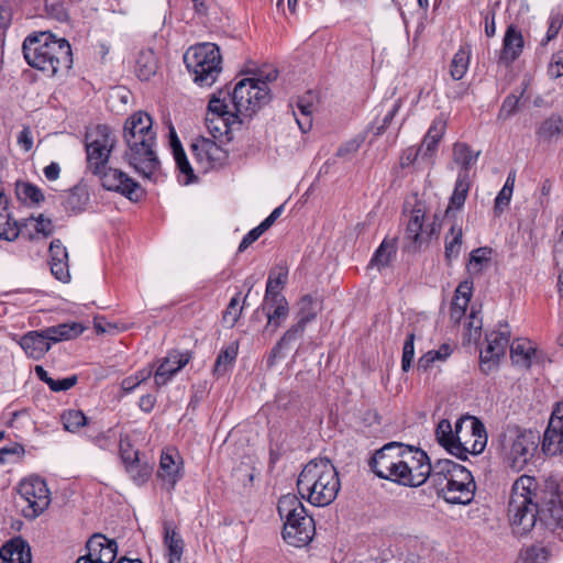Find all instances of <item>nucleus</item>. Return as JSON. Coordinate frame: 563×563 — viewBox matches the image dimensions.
<instances>
[{"label":"nucleus","instance_id":"nucleus-1","mask_svg":"<svg viewBox=\"0 0 563 563\" xmlns=\"http://www.w3.org/2000/svg\"><path fill=\"white\" fill-rule=\"evenodd\" d=\"M538 483L534 477L521 475L515 481L508 503V518L512 533L517 537L529 534L534 528H550L563 520L562 497L556 495L544 510H539L537 496Z\"/></svg>","mask_w":563,"mask_h":563},{"label":"nucleus","instance_id":"nucleus-2","mask_svg":"<svg viewBox=\"0 0 563 563\" xmlns=\"http://www.w3.org/2000/svg\"><path fill=\"white\" fill-rule=\"evenodd\" d=\"M117 137L110 126L99 124L86 133L87 168L101 180L104 189L117 191L129 200L136 202L144 196V190L126 173L107 167Z\"/></svg>","mask_w":563,"mask_h":563},{"label":"nucleus","instance_id":"nucleus-3","mask_svg":"<svg viewBox=\"0 0 563 563\" xmlns=\"http://www.w3.org/2000/svg\"><path fill=\"white\" fill-rule=\"evenodd\" d=\"M123 140L126 145L124 161L140 176L151 179L161 168L151 115L143 111L130 115L124 122Z\"/></svg>","mask_w":563,"mask_h":563},{"label":"nucleus","instance_id":"nucleus-4","mask_svg":"<svg viewBox=\"0 0 563 563\" xmlns=\"http://www.w3.org/2000/svg\"><path fill=\"white\" fill-rule=\"evenodd\" d=\"M340 487L338 471L329 459L311 460L297 479L300 496L318 507L330 505L336 498Z\"/></svg>","mask_w":563,"mask_h":563},{"label":"nucleus","instance_id":"nucleus-5","mask_svg":"<svg viewBox=\"0 0 563 563\" xmlns=\"http://www.w3.org/2000/svg\"><path fill=\"white\" fill-rule=\"evenodd\" d=\"M277 510L285 520L284 540L297 548L307 545L314 536L316 526L300 499L296 495H284L278 500Z\"/></svg>","mask_w":563,"mask_h":563},{"label":"nucleus","instance_id":"nucleus-6","mask_svg":"<svg viewBox=\"0 0 563 563\" xmlns=\"http://www.w3.org/2000/svg\"><path fill=\"white\" fill-rule=\"evenodd\" d=\"M278 70L269 68L260 70L255 78H243L233 88L232 95H229L235 110L243 115H253L271 99L268 82L276 80Z\"/></svg>","mask_w":563,"mask_h":563},{"label":"nucleus","instance_id":"nucleus-7","mask_svg":"<svg viewBox=\"0 0 563 563\" xmlns=\"http://www.w3.org/2000/svg\"><path fill=\"white\" fill-rule=\"evenodd\" d=\"M220 48L213 43H200L190 46L184 54V63L201 87H210L221 71Z\"/></svg>","mask_w":563,"mask_h":563},{"label":"nucleus","instance_id":"nucleus-8","mask_svg":"<svg viewBox=\"0 0 563 563\" xmlns=\"http://www.w3.org/2000/svg\"><path fill=\"white\" fill-rule=\"evenodd\" d=\"M71 49L65 38H57L51 32H37V71L53 77L59 67H70Z\"/></svg>","mask_w":563,"mask_h":563},{"label":"nucleus","instance_id":"nucleus-9","mask_svg":"<svg viewBox=\"0 0 563 563\" xmlns=\"http://www.w3.org/2000/svg\"><path fill=\"white\" fill-rule=\"evenodd\" d=\"M229 95H232V91H219L209 101L206 123L213 137L228 134L233 123L236 121L242 123V118L250 117L243 115L235 110Z\"/></svg>","mask_w":563,"mask_h":563},{"label":"nucleus","instance_id":"nucleus-10","mask_svg":"<svg viewBox=\"0 0 563 563\" xmlns=\"http://www.w3.org/2000/svg\"><path fill=\"white\" fill-rule=\"evenodd\" d=\"M501 445L508 465L519 472L534 455L538 448L537 435L526 430L518 431L515 437L505 434Z\"/></svg>","mask_w":563,"mask_h":563},{"label":"nucleus","instance_id":"nucleus-11","mask_svg":"<svg viewBox=\"0 0 563 563\" xmlns=\"http://www.w3.org/2000/svg\"><path fill=\"white\" fill-rule=\"evenodd\" d=\"M299 305L300 310L297 323L290 327L284 333V335L269 352L266 361L267 367L269 368H272L278 360H282L286 356L284 351L287 350L292 342L297 341L303 335L307 324L316 318V312L311 309L312 298L309 295L303 296Z\"/></svg>","mask_w":563,"mask_h":563},{"label":"nucleus","instance_id":"nucleus-12","mask_svg":"<svg viewBox=\"0 0 563 563\" xmlns=\"http://www.w3.org/2000/svg\"><path fill=\"white\" fill-rule=\"evenodd\" d=\"M476 484L472 473L456 463L453 474L445 483L444 488H439V497L454 505H468L475 496Z\"/></svg>","mask_w":563,"mask_h":563},{"label":"nucleus","instance_id":"nucleus-13","mask_svg":"<svg viewBox=\"0 0 563 563\" xmlns=\"http://www.w3.org/2000/svg\"><path fill=\"white\" fill-rule=\"evenodd\" d=\"M426 212L419 206H416L409 217L404 238V251L416 253L428 245L431 239L439 234L440 225L432 222L424 225Z\"/></svg>","mask_w":563,"mask_h":563},{"label":"nucleus","instance_id":"nucleus-14","mask_svg":"<svg viewBox=\"0 0 563 563\" xmlns=\"http://www.w3.org/2000/svg\"><path fill=\"white\" fill-rule=\"evenodd\" d=\"M195 159L201 165L205 172L220 168L228 161V152L218 145L213 140L200 137L191 144Z\"/></svg>","mask_w":563,"mask_h":563},{"label":"nucleus","instance_id":"nucleus-15","mask_svg":"<svg viewBox=\"0 0 563 563\" xmlns=\"http://www.w3.org/2000/svg\"><path fill=\"white\" fill-rule=\"evenodd\" d=\"M87 553L76 563H113L118 553V543L101 533L92 534L86 542Z\"/></svg>","mask_w":563,"mask_h":563},{"label":"nucleus","instance_id":"nucleus-16","mask_svg":"<svg viewBox=\"0 0 563 563\" xmlns=\"http://www.w3.org/2000/svg\"><path fill=\"white\" fill-rule=\"evenodd\" d=\"M402 457L408 462V472L412 479L408 487H419L427 482L432 471L431 462L428 454L420 448L405 444Z\"/></svg>","mask_w":563,"mask_h":563},{"label":"nucleus","instance_id":"nucleus-17","mask_svg":"<svg viewBox=\"0 0 563 563\" xmlns=\"http://www.w3.org/2000/svg\"><path fill=\"white\" fill-rule=\"evenodd\" d=\"M542 450L550 455L563 456V401L552 411L543 434Z\"/></svg>","mask_w":563,"mask_h":563},{"label":"nucleus","instance_id":"nucleus-18","mask_svg":"<svg viewBox=\"0 0 563 563\" xmlns=\"http://www.w3.org/2000/svg\"><path fill=\"white\" fill-rule=\"evenodd\" d=\"M85 327L79 322L60 323L57 325L48 327L45 330L37 331V351L47 352L49 350V342H58L62 340H71L79 336Z\"/></svg>","mask_w":563,"mask_h":563},{"label":"nucleus","instance_id":"nucleus-19","mask_svg":"<svg viewBox=\"0 0 563 563\" xmlns=\"http://www.w3.org/2000/svg\"><path fill=\"white\" fill-rule=\"evenodd\" d=\"M405 444L401 442H388L380 449L376 450L368 461L371 471L379 478L389 472V468L395 465L398 457H402Z\"/></svg>","mask_w":563,"mask_h":563},{"label":"nucleus","instance_id":"nucleus-20","mask_svg":"<svg viewBox=\"0 0 563 563\" xmlns=\"http://www.w3.org/2000/svg\"><path fill=\"white\" fill-rule=\"evenodd\" d=\"M191 355L189 352L170 351L153 371L156 388L165 386L183 367L187 365Z\"/></svg>","mask_w":563,"mask_h":563},{"label":"nucleus","instance_id":"nucleus-21","mask_svg":"<svg viewBox=\"0 0 563 563\" xmlns=\"http://www.w3.org/2000/svg\"><path fill=\"white\" fill-rule=\"evenodd\" d=\"M437 441L443 446L448 453L465 461L470 454V449L461 441V437L454 434L451 422L442 419L435 429Z\"/></svg>","mask_w":563,"mask_h":563},{"label":"nucleus","instance_id":"nucleus-22","mask_svg":"<svg viewBox=\"0 0 563 563\" xmlns=\"http://www.w3.org/2000/svg\"><path fill=\"white\" fill-rule=\"evenodd\" d=\"M523 46L525 41L521 31L514 24L508 25L503 38L498 63L509 66L519 58Z\"/></svg>","mask_w":563,"mask_h":563},{"label":"nucleus","instance_id":"nucleus-23","mask_svg":"<svg viewBox=\"0 0 563 563\" xmlns=\"http://www.w3.org/2000/svg\"><path fill=\"white\" fill-rule=\"evenodd\" d=\"M48 265L56 279L63 283L69 280L68 253L60 240H53L49 244Z\"/></svg>","mask_w":563,"mask_h":563},{"label":"nucleus","instance_id":"nucleus-24","mask_svg":"<svg viewBox=\"0 0 563 563\" xmlns=\"http://www.w3.org/2000/svg\"><path fill=\"white\" fill-rule=\"evenodd\" d=\"M0 563H32L30 545L21 538H13L0 549Z\"/></svg>","mask_w":563,"mask_h":563},{"label":"nucleus","instance_id":"nucleus-25","mask_svg":"<svg viewBox=\"0 0 563 563\" xmlns=\"http://www.w3.org/2000/svg\"><path fill=\"white\" fill-rule=\"evenodd\" d=\"M468 421L471 423V432L472 435L475 437V440L470 449V453L473 455L481 454L487 443V432L484 423L476 417H462L457 419L455 422V428L453 430L454 434L460 437L463 424Z\"/></svg>","mask_w":563,"mask_h":563},{"label":"nucleus","instance_id":"nucleus-26","mask_svg":"<svg viewBox=\"0 0 563 563\" xmlns=\"http://www.w3.org/2000/svg\"><path fill=\"white\" fill-rule=\"evenodd\" d=\"M180 464L181 461H177L168 452L162 453L157 477L163 481L164 486L166 487L167 490H172L175 487L176 483L181 477Z\"/></svg>","mask_w":563,"mask_h":563},{"label":"nucleus","instance_id":"nucleus-27","mask_svg":"<svg viewBox=\"0 0 563 563\" xmlns=\"http://www.w3.org/2000/svg\"><path fill=\"white\" fill-rule=\"evenodd\" d=\"M158 69V58L152 48H142L135 58L134 73L140 80H150Z\"/></svg>","mask_w":563,"mask_h":563},{"label":"nucleus","instance_id":"nucleus-28","mask_svg":"<svg viewBox=\"0 0 563 563\" xmlns=\"http://www.w3.org/2000/svg\"><path fill=\"white\" fill-rule=\"evenodd\" d=\"M164 544L168 551V563H180L185 543L170 522L164 523Z\"/></svg>","mask_w":563,"mask_h":563},{"label":"nucleus","instance_id":"nucleus-29","mask_svg":"<svg viewBox=\"0 0 563 563\" xmlns=\"http://www.w3.org/2000/svg\"><path fill=\"white\" fill-rule=\"evenodd\" d=\"M536 135L540 141L552 142L553 140L563 136V125L561 114L553 113L543 120L536 131Z\"/></svg>","mask_w":563,"mask_h":563},{"label":"nucleus","instance_id":"nucleus-30","mask_svg":"<svg viewBox=\"0 0 563 563\" xmlns=\"http://www.w3.org/2000/svg\"><path fill=\"white\" fill-rule=\"evenodd\" d=\"M456 463L452 460L441 459L431 463L432 471L429 472L430 476L428 479H431L432 484L437 489V494L439 495V488H444L445 483L449 482L451 474H453L454 467Z\"/></svg>","mask_w":563,"mask_h":563},{"label":"nucleus","instance_id":"nucleus-31","mask_svg":"<svg viewBox=\"0 0 563 563\" xmlns=\"http://www.w3.org/2000/svg\"><path fill=\"white\" fill-rule=\"evenodd\" d=\"M396 242L395 240L384 239L378 249L375 251L371 262V267H376L378 271L389 266L396 256Z\"/></svg>","mask_w":563,"mask_h":563},{"label":"nucleus","instance_id":"nucleus-32","mask_svg":"<svg viewBox=\"0 0 563 563\" xmlns=\"http://www.w3.org/2000/svg\"><path fill=\"white\" fill-rule=\"evenodd\" d=\"M467 178V174L459 173L453 194L445 210L446 216H449L453 209H461L464 206L470 190V181Z\"/></svg>","mask_w":563,"mask_h":563},{"label":"nucleus","instance_id":"nucleus-33","mask_svg":"<svg viewBox=\"0 0 563 563\" xmlns=\"http://www.w3.org/2000/svg\"><path fill=\"white\" fill-rule=\"evenodd\" d=\"M20 498L27 504L22 511L25 517H35V477L29 476L20 482L18 486Z\"/></svg>","mask_w":563,"mask_h":563},{"label":"nucleus","instance_id":"nucleus-34","mask_svg":"<svg viewBox=\"0 0 563 563\" xmlns=\"http://www.w3.org/2000/svg\"><path fill=\"white\" fill-rule=\"evenodd\" d=\"M19 236H24L23 227L11 217L9 209L0 211V239L13 241Z\"/></svg>","mask_w":563,"mask_h":563},{"label":"nucleus","instance_id":"nucleus-35","mask_svg":"<svg viewBox=\"0 0 563 563\" xmlns=\"http://www.w3.org/2000/svg\"><path fill=\"white\" fill-rule=\"evenodd\" d=\"M470 45H462L454 54L450 66V74L454 80L462 79L466 74L470 65Z\"/></svg>","mask_w":563,"mask_h":563},{"label":"nucleus","instance_id":"nucleus-36","mask_svg":"<svg viewBox=\"0 0 563 563\" xmlns=\"http://www.w3.org/2000/svg\"><path fill=\"white\" fill-rule=\"evenodd\" d=\"M89 202V191L86 185L79 184L73 187L65 200V208L74 212L85 210Z\"/></svg>","mask_w":563,"mask_h":563},{"label":"nucleus","instance_id":"nucleus-37","mask_svg":"<svg viewBox=\"0 0 563 563\" xmlns=\"http://www.w3.org/2000/svg\"><path fill=\"white\" fill-rule=\"evenodd\" d=\"M479 152L474 153L466 143H455L453 146L454 162L461 165V172L468 175V170L478 158Z\"/></svg>","mask_w":563,"mask_h":563},{"label":"nucleus","instance_id":"nucleus-38","mask_svg":"<svg viewBox=\"0 0 563 563\" xmlns=\"http://www.w3.org/2000/svg\"><path fill=\"white\" fill-rule=\"evenodd\" d=\"M534 349L529 341L516 340L510 346V356L515 364L529 367L531 364V355Z\"/></svg>","mask_w":563,"mask_h":563},{"label":"nucleus","instance_id":"nucleus-39","mask_svg":"<svg viewBox=\"0 0 563 563\" xmlns=\"http://www.w3.org/2000/svg\"><path fill=\"white\" fill-rule=\"evenodd\" d=\"M37 378L42 382L46 383L51 390L53 391H65L74 387L78 383L77 375H70L65 378L53 379L48 376V373L42 367L37 365L36 368Z\"/></svg>","mask_w":563,"mask_h":563},{"label":"nucleus","instance_id":"nucleus-40","mask_svg":"<svg viewBox=\"0 0 563 563\" xmlns=\"http://www.w3.org/2000/svg\"><path fill=\"white\" fill-rule=\"evenodd\" d=\"M410 472H408V462L405 457H398L395 465L389 468L382 479L390 481L395 484L408 487L410 479H412Z\"/></svg>","mask_w":563,"mask_h":563},{"label":"nucleus","instance_id":"nucleus-41","mask_svg":"<svg viewBox=\"0 0 563 563\" xmlns=\"http://www.w3.org/2000/svg\"><path fill=\"white\" fill-rule=\"evenodd\" d=\"M450 235L445 238V247H444V256L448 263H451L453 260H456L460 255L461 246H462V238L463 232L462 228L457 225H452L450 229Z\"/></svg>","mask_w":563,"mask_h":563},{"label":"nucleus","instance_id":"nucleus-42","mask_svg":"<svg viewBox=\"0 0 563 563\" xmlns=\"http://www.w3.org/2000/svg\"><path fill=\"white\" fill-rule=\"evenodd\" d=\"M509 333L507 324L500 325L499 331L492 332L487 336V346H489V351H494L495 355L504 356L509 343Z\"/></svg>","mask_w":563,"mask_h":563},{"label":"nucleus","instance_id":"nucleus-43","mask_svg":"<svg viewBox=\"0 0 563 563\" xmlns=\"http://www.w3.org/2000/svg\"><path fill=\"white\" fill-rule=\"evenodd\" d=\"M238 355V349L233 345L228 346L224 350H221L217 356L213 373L214 375L222 376L224 375L229 368L234 363Z\"/></svg>","mask_w":563,"mask_h":563},{"label":"nucleus","instance_id":"nucleus-44","mask_svg":"<svg viewBox=\"0 0 563 563\" xmlns=\"http://www.w3.org/2000/svg\"><path fill=\"white\" fill-rule=\"evenodd\" d=\"M288 280V268L285 265H276L273 267L269 272L267 284H266V290L272 292V290L275 291H282L284 286L287 284Z\"/></svg>","mask_w":563,"mask_h":563},{"label":"nucleus","instance_id":"nucleus-45","mask_svg":"<svg viewBox=\"0 0 563 563\" xmlns=\"http://www.w3.org/2000/svg\"><path fill=\"white\" fill-rule=\"evenodd\" d=\"M62 422L65 430L76 432L87 424V417L81 410L70 409L62 415Z\"/></svg>","mask_w":563,"mask_h":563},{"label":"nucleus","instance_id":"nucleus-46","mask_svg":"<svg viewBox=\"0 0 563 563\" xmlns=\"http://www.w3.org/2000/svg\"><path fill=\"white\" fill-rule=\"evenodd\" d=\"M266 317H267V324L266 329L273 328V331H276L277 328L280 325L282 321H284L289 313V306L288 303L282 305L278 307H274L271 310L267 309Z\"/></svg>","mask_w":563,"mask_h":563},{"label":"nucleus","instance_id":"nucleus-47","mask_svg":"<svg viewBox=\"0 0 563 563\" xmlns=\"http://www.w3.org/2000/svg\"><path fill=\"white\" fill-rule=\"evenodd\" d=\"M16 198L24 205L35 203V186L30 181L18 180L15 183Z\"/></svg>","mask_w":563,"mask_h":563},{"label":"nucleus","instance_id":"nucleus-48","mask_svg":"<svg viewBox=\"0 0 563 563\" xmlns=\"http://www.w3.org/2000/svg\"><path fill=\"white\" fill-rule=\"evenodd\" d=\"M126 472L136 485H143L147 482L152 468L146 463H141L140 461L139 463H134V465L128 466Z\"/></svg>","mask_w":563,"mask_h":563},{"label":"nucleus","instance_id":"nucleus-49","mask_svg":"<svg viewBox=\"0 0 563 563\" xmlns=\"http://www.w3.org/2000/svg\"><path fill=\"white\" fill-rule=\"evenodd\" d=\"M51 501V490L46 481L37 476V517L49 507Z\"/></svg>","mask_w":563,"mask_h":563},{"label":"nucleus","instance_id":"nucleus-50","mask_svg":"<svg viewBox=\"0 0 563 563\" xmlns=\"http://www.w3.org/2000/svg\"><path fill=\"white\" fill-rule=\"evenodd\" d=\"M45 12L48 16L65 21L68 16L63 0H44Z\"/></svg>","mask_w":563,"mask_h":563},{"label":"nucleus","instance_id":"nucleus-51","mask_svg":"<svg viewBox=\"0 0 563 563\" xmlns=\"http://www.w3.org/2000/svg\"><path fill=\"white\" fill-rule=\"evenodd\" d=\"M415 357V333H409L404 343L401 368L404 372H408L411 367L412 360Z\"/></svg>","mask_w":563,"mask_h":563},{"label":"nucleus","instance_id":"nucleus-52","mask_svg":"<svg viewBox=\"0 0 563 563\" xmlns=\"http://www.w3.org/2000/svg\"><path fill=\"white\" fill-rule=\"evenodd\" d=\"M399 108H400V101L398 100L394 103L393 108L385 114L384 119L382 120V123H379V124L374 123L371 125L369 129L374 136H379L383 133H385V131L389 126L390 122L393 121L394 117L398 112Z\"/></svg>","mask_w":563,"mask_h":563},{"label":"nucleus","instance_id":"nucleus-53","mask_svg":"<svg viewBox=\"0 0 563 563\" xmlns=\"http://www.w3.org/2000/svg\"><path fill=\"white\" fill-rule=\"evenodd\" d=\"M440 140L432 135H426L420 147L417 150L416 156L422 159H429L434 154Z\"/></svg>","mask_w":563,"mask_h":563},{"label":"nucleus","instance_id":"nucleus-54","mask_svg":"<svg viewBox=\"0 0 563 563\" xmlns=\"http://www.w3.org/2000/svg\"><path fill=\"white\" fill-rule=\"evenodd\" d=\"M16 144L24 151L29 152L33 147V131L27 124H21V130L16 133Z\"/></svg>","mask_w":563,"mask_h":563},{"label":"nucleus","instance_id":"nucleus-55","mask_svg":"<svg viewBox=\"0 0 563 563\" xmlns=\"http://www.w3.org/2000/svg\"><path fill=\"white\" fill-rule=\"evenodd\" d=\"M549 551L542 547H531L522 555L523 563H544L548 560Z\"/></svg>","mask_w":563,"mask_h":563},{"label":"nucleus","instance_id":"nucleus-56","mask_svg":"<svg viewBox=\"0 0 563 563\" xmlns=\"http://www.w3.org/2000/svg\"><path fill=\"white\" fill-rule=\"evenodd\" d=\"M500 355H495L494 351H489V346L481 351V369L488 374L498 363Z\"/></svg>","mask_w":563,"mask_h":563},{"label":"nucleus","instance_id":"nucleus-57","mask_svg":"<svg viewBox=\"0 0 563 563\" xmlns=\"http://www.w3.org/2000/svg\"><path fill=\"white\" fill-rule=\"evenodd\" d=\"M35 32L30 33L22 45V51L24 55L25 62L32 67L35 68Z\"/></svg>","mask_w":563,"mask_h":563},{"label":"nucleus","instance_id":"nucleus-58","mask_svg":"<svg viewBox=\"0 0 563 563\" xmlns=\"http://www.w3.org/2000/svg\"><path fill=\"white\" fill-rule=\"evenodd\" d=\"M174 158L179 172L187 176L186 184L192 183L196 177L194 175V169L186 156L185 151L174 155Z\"/></svg>","mask_w":563,"mask_h":563},{"label":"nucleus","instance_id":"nucleus-59","mask_svg":"<svg viewBox=\"0 0 563 563\" xmlns=\"http://www.w3.org/2000/svg\"><path fill=\"white\" fill-rule=\"evenodd\" d=\"M286 303H288V301L285 298V296L282 295V292L275 290H272V292H269L268 290L265 291L263 310H271L274 307H278Z\"/></svg>","mask_w":563,"mask_h":563},{"label":"nucleus","instance_id":"nucleus-60","mask_svg":"<svg viewBox=\"0 0 563 563\" xmlns=\"http://www.w3.org/2000/svg\"><path fill=\"white\" fill-rule=\"evenodd\" d=\"M267 230L260 223L256 228L252 229L242 239L238 251L244 252L251 244H253L264 232Z\"/></svg>","mask_w":563,"mask_h":563},{"label":"nucleus","instance_id":"nucleus-61","mask_svg":"<svg viewBox=\"0 0 563 563\" xmlns=\"http://www.w3.org/2000/svg\"><path fill=\"white\" fill-rule=\"evenodd\" d=\"M511 197L512 192L504 188L500 189L495 199L494 210L496 214H500L504 212V210L509 206Z\"/></svg>","mask_w":563,"mask_h":563},{"label":"nucleus","instance_id":"nucleus-62","mask_svg":"<svg viewBox=\"0 0 563 563\" xmlns=\"http://www.w3.org/2000/svg\"><path fill=\"white\" fill-rule=\"evenodd\" d=\"M548 74L552 78H559L563 75V51L553 55L548 68Z\"/></svg>","mask_w":563,"mask_h":563},{"label":"nucleus","instance_id":"nucleus-63","mask_svg":"<svg viewBox=\"0 0 563 563\" xmlns=\"http://www.w3.org/2000/svg\"><path fill=\"white\" fill-rule=\"evenodd\" d=\"M314 95L312 91L307 92L306 96L300 97L297 101V109L301 115H311L313 111Z\"/></svg>","mask_w":563,"mask_h":563},{"label":"nucleus","instance_id":"nucleus-64","mask_svg":"<svg viewBox=\"0 0 563 563\" xmlns=\"http://www.w3.org/2000/svg\"><path fill=\"white\" fill-rule=\"evenodd\" d=\"M490 254H492V249H489V247L475 249L470 254V264L482 265L483 263H487L489 261Z\"/></svg>","mask_w":563,"mask_h":563}]
</instances>
